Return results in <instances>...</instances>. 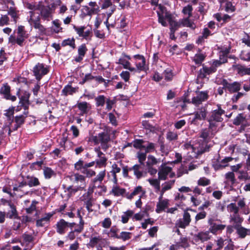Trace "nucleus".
I'll use <instances>...</instances> for the list:
<instances>
[{"instance_id": "47", "label": "nucleus", "mask_w": 250, "mask_h": 250, "mask_svg": "<svg viewBox=\"0 0 250 250\" xmlns=\"http://www.w3.org/2000/svg\"><path fill=\"white\" fill-rule=\"evenodd\" d=\"M175 183V180H172L165 182L162 185V192H165L166 191L170 189Z\"/></svg>"}, {"instance_id": "12", "label": "nucleus", "mask_w": 250, "mask_h": 250, "mask_svg": "<svg viewBox=\"0 0 250 250\" xmlns=\"http://www.w3.org/2000/svg\"><path fill=\"white\" fill-rule=\"evenodd\" d=\"M146 190L141 186L135 187L131 193H125V197L128 199H132L134 196L138 195L140 198L145 196Z\"/></svg>"}, {"instance_id": "3", "label": "nucleus", "mask_w": 250, "mask_h": 250, "mask_svg": "<svg viewBox=\"0 0 250 250\" xmlns=\"http://www.w3.org/2000/svg\"><path fill=\"white\" fill-rule=\"evenodd\" d=\"M224 116H225V111L221 108L220 106H218V108L212 112L209 119L210 128L213 129V127L216 126L217 122H222L224 120Z\"/></svg>"}, {"instance_id": "39", "label": "nucleus", "mask_w": 250, "mask_h": 250, "mask_svg": "<svg viewBox=\"0 0 250 250\" xmlns=\"http://www.w3.org/2000/svg\"><path fill=\"white\" fill-rule=\"evenodd\" d=\"M229 52V51L228 49H226L225 50L220 51V60H222V62L221 61L214 60L213 62H227V57Z\"/></svg>"}, {"instance_id": "31", "label": "nucleus", "mask_w": 250, "mask_h": 250, "mask_svg": "<svg viewBox=\"0 0 250 250\" xmlns=\"http://www.w3.org/2000/svg\"><path fill=\"white\" fill-rule=\"evenodd\" d=\"M98 159L95 160V163L97 167L100 168L105 167L107 164V158L105 157L104 153L103 155L98 156Z\"/></svg>"}, {"instance_id": "52", "label": "nucleus", "mask_w": 250, "mask_h": 250, "mask_svg": "<svg viewBox=\"0 0 250 250\" xmlns=\"http://www.w3.org/2000/svg\"><path fill=\"white\" fill-rule=\"evenodd\" d=\"M159 162V161L154 156L149 155L147 157L146 167H152L154 165H157Z\"/></svg>"}, {"instance_id": "19", "label": "nucleus", "mask_w": 250, "mask_h": 250, "mask_svg": "<svg viewBox=\"0 0 250 250\" xmlns=\"http://www.w3.org/2000/svg\"><path fill=\"white\" fill-rule=\"evenodd\" d=\"M56 226L57 232L60 234H63L68 227V223L62 219L57 223Z\"/></svg>"}, {"instance_id": "27", "label": "nucleus", "mask_w": 250, "mask_h": 250, "mask_svg": "<svg viewBox=\"0 0 250 250\" xmlns=\"http://www.w3.org/2000/svg\"><path fill=\"white\" fill-rule=\"evenodd\" d=\"M27 183L26 182H21L18 186H15L13 188V190L17 192H21L22 194H19V196H22L23 194H28L29 191L25 190L24 188L26 187Z\"/></svg>"}, {"instance_id": "15", "label": "nucleus", "mask_w": 250, "mask_h": 250, "mask_svg": "<svg viewBox=\"0 0 250 250\" xmlns=\"http://www.w3.org/2000/svg\"><path fill=\"white\" fill-rule=\"evenodd\" d=\"M220 63H212L210 66H204L200 70V75L203 77H205L207 75H209L216 71L218 66L217 64Z\"/></svg>"}, {"instance_id": "62", "label": "nucleus", "mask_w": 250, "mask_h": 250, "mask_svg": "<svg viewBox=\"0 0 250 250\" xmlns=\"http://www.w3.org/2000/svg\"><path fill=\"white\" fill-rule=\"evenodd\" d=\"M166 137L169 141H175L178 139V134L176 132L169 131L167 133Z\"/></svg>"}, {"instance_id": "58", "label": "nucleus", "mask_w": 250, "mask_h": 250, "mask_svg": "<svg viewBox=\"0 0 250 250\" xmlns=\"http://www.w3.org/2000/svg\"><path fill=\"white\" fill-rule=\"evenodd\" d=\"M193 7L192 5L188 4L186 6L184 7L182 10V13L184 15H188V18H190L192 15Z\"/></svg>"}, {"instance_id": "37", "label": "nucleus", "mask_w": 250, "mask_h": 250, "mask_svg": "<svg viewBox=\"0 0 250 250\" xmlns=\"http://www.w3.org/2000/svg\"><path fill=\"white\" fill-rule=\"evenodd\" d=\"M10 92V87L7 83H4L0 89V94L3 96L4 98H9Z\"/></svg>"}, {"instance_id": "17", "label": "nucleus", "mask_w": 250, "mask_h": 250, "mask_svg": "<svg viewBox=\"0 0 250 250\" xmlns=\"http://www.w3.org/2000/svg\"><path fill=\"white\" fill-rule=\"evenodd\" d=\"M223 85L230 92H237L241 88V84L236 82L231 83H229L226 80H224L223 82Z\"/></svg>"}, {"instance_id": "34", "label": "nucleus", "mask_w": 250, "mask_h": 250, "mask_svg": "<svg viewBox=\"0 0 250 250\" xmlns=\"http://www.w3.org/2000/svg\"><path fill=\"white\" fill-rule=\"evenodd\" d=\"M110 193L113 194L115 196H122L125 194V189L115 185L113 186Z\"/></svg>"}, {"instance_id": "38", "label": "nucleus", "mask_w": 250, "mask_h": 250, "mask_svg": "<svg viewBox=\"0 0 250 250\" xmlns=\"http://www.w3.org/2000/svg\"><path fill=\"white\" fill-rule=\"evenodd\" d=\"M77 91V88L73 87L70 85H67L64 86L62 92L64 95L67 96L68 95H73L74 93H76Z\"/></svg>"}, {"instance_id": "55", "label": "nucleus", "mask_w": 250, "mask_h": 250, "mask_svg": "<svg viewBox=\"0 0 250 250\" xmlns=\"http://www.w3.org/2000/svg\"><path fill=\"white\" fill-rule=\"evenodd\" d=\"M62 46H65L69 45L73 48H75V39L72 38V39L68 38L64 40L62 42Z\"/></svg>"}, {"instance_id": "63", "label": "nucleus", "mask_w": 250, "mask_h": 250, "mask_svg": "<svg viewBox=\"0 0 250 250\" xmlns=\"http://www.w3.org/2000/svg\"><path fill=\"white\" fill-rule=\"evenodd\" d=\"M245 120V118L243 116L242 114H239L238 116L234 119L233 123L234 125H238L242 124Z\"/></svg>"}, {"instance_id": "32", "label": "nucleus", "mask_w": 250, "mask_h": 250, "mask_svg": "<svg viewBox=\"0 0 250 250\" xmlns=\"http://www.w3.org/2000/svg\"><path fill=\"white\" fill-rule=\"evenodd\" d=\"M90 6V11L91 15L99 14L101 11L100 7L95 1H90L88 3Z\"/></svg>"}, {"instance_id": "11", "label": "nucleus", "mask_w": 250, "mask_h": 250, "mask_svg": "<svg viewBox=\"0 0 250 250\" xmlns=\"http://www.w3.org/2000/svg\"><path fill=\"white\" fill-rule=\"evenodd\" d=\"M208 92L200 91L196 93V96L193 97L191 103L196 106L201 104L203 102L206 101L208 99Z\"/></svg>"}, {"instance_id": "44", "label": "nucleus", "mask_w": 250, "mask_h": 250, "mask_svg": "<svg viewBox=\"0 0 250 250\" xmlns=\"http://www.w3.org/2000/svg\"><path fill=\"white\" fill-rule=\"evenodd\" d=\"M98 3L101 9H105L109 7H111V9L114 5H112L111 0H101Z\"/></svg>"}, {"instance_id": "51", "label": "nucleus", "mask_w": 250, "mask_h": 250, "mask_svg": "<svg viewBox=\"0 0 250 250\" xmlns=\"http://www.w3.org/2000/svg\"><path fill=\"white\" fill-rule=\"evenodd\" d=\"M87 16H92L90 11V7L87 5H83L81 9V17L84 18Z\"/></svg>"}, {"instance_id": "8", "label": "nucleus", "mask_w": 250, "mask_h": 250, "mask_svg": "<svg viewBox=\"0 0 250 250\" xmlns=\"http://www.w3.org/2000/svg\"><path fill=\"white\" fill-rule=\"evenodd\" d=\"M158 178L159 180H166L168 177L172 178L175 176V173L172 171L171 167L163 165L158 171Z\"/></svg>"}, {"instance_id": "45", "label": "nucleus", "mask_w": 250, "mask_h": 250, "mask_svg": "<svg viewBox=\"0 0 250 250\" xmlns=\"http://www.w3.org/2000/svg\"><path fill=\"white\" fill-rule=\"evenodd\" d=\"M227 182L231 185H233L236 182L235 175L233 172H228L225 174Z\"/></svg>"}, {"instance_id": "10", "label": "nucleus", "mask_w": 250, "mask_h": 250, "mask_svg": "<svg viewBox=\"0 0 250 250\" xmlns=\"http://www.w3.org/2000/svg\"><path fill=\"white\" fill-rule=\"evenodd\" d=\"M209 231H200L192 235V241L194 243H203L210 239Z\"/></svg>"}, {"instance_id": "48", "label": "nucleus", "mask_w": 250, "mask_h": 250, "mask_svg": "<svg viewBox=\"0 0 250 250\" xmlns=\"http://www.w3.org/2000/svg\"><path fill=\"white\" fill-rule=\"evenodd\" d=\"M237 177L240 181H247L250 180V176L249 175L247 171L244 170L239 171Z\"/></svg>"}, {"instance_id": "29", "label": "nucleus", "mask_w": 250, "mask_h": 250, "mask_svg": "<svg viewBox=\"0 0 250 250\" xmlns=\"http://www.w3.org/2000/svg\"><path fill=\"white\" fill-rule=\"evenodd\" d=\"M8 205L10 210L5 213L6 217L10 219H16V218L18 217V216L15 206L9 202H8Z\"/></svg>"}, {"instance_id": "22", "label": "nucleus", "mask_w": 250, "mask_h": 250, "mask_svg": "<svg viewBox=\"0 0 250 250\" xmlns=\"http://www.w3.org/2000/svg\"><path fill=\"white\" fill-rule=\"evenodd\" d=\"M105 176V170L101 171L97 176L92 180L93 185L94 188L99 187V184L101 183Z\"/></svg>"}, {"instance_id": "40", "label": "nucleus", "mask_w": 250, "mask_h": 250, "mask_svg": "<svg viewBox=\"0 0 250 250\" xmlns=\"http://www.w3.org/2000/svg\"><path fill=\"white\" fill-rule=\"evenodd\" d=\"M147 153L142 151V150H140L136 153V157L138 158L139 162L140 165H144V162L146 160Z\"/></svg>"}, {"instance_id": "59", "label": "nucleus", "mask_w": 250, "mask_h": 250, "mask_svg": "<svg viewBox=\"0 0 250 250\" xmlns=\"http://www.w3.org/2000/svg\"><path fill=\"white\" fill-rule=\"evenodd\" d=\"M156 145L153 143L147 142V145H145L144 149L147 153L152 152L155 150Z\"/></svg>"}, {"instance_id": "13", "label": "nucleus", "mask_w": 250, "mask_h": 250, "mask_svg": "<svg viewBox=\"0 0 250 250\" xmlns=\"http://www.w3.org/2000/svg\"><path fill=\"white\" fill-rule=\"evenodd\" d=\"M191 221L190 215L188 212H184L182 218L178 219L176 222V226L182 229L188 226Z\"/></svg>"}, {"instance_id": "57", "label": "nucleus", "mask_w": 250, "mask_h": 250, "mask_svg": "<svg viewBox=\"0 0 250 250\" xmlns=\"http://www.w3.org/2000/svg\"><path fill=\"white\" fill-rule=\"evenodd\" d=\"M228 211L233 214L238 213L239 212L238 207L235 203H231L227 206Z\"/></svg>"}, {"instance_id": "61", "label": "nucleus", "mask_w": 250, "mask_h": 250, "mask_svg": "<svg viewBox=\"0 0 250 250\" xmlns=\"http://www.w3.org/2000/svg\"><path fill=\"white\" fill-rule=\"evenodd\" d=\"M145 143V141L141 139H137L135 140L134 141L133 143V146L137 149H139L140 150H142L143 149H144L145 145H144V143Z\"/></svg>"}, {"instance_id": "54", "label": "nucleus", "mask_w": 250, "mask_h": 250, "mask_svg": "<svg viewBox=\"0 0 250 250\" xmlns=\"http://www.w3.org/2000/svg\"><path fill=\"white\" fill-rule=\"evenodd\" d=\"M133 213L134 212L131 210H128L124 212L122 215V222L124 224L127 223L129 218L133 215Z\"/></svg>"}, {"instance_id": "36", "label": "nucleus", "mask_w": 250, "mask_h": 250, "mask_svg": "<svg viewBox=\"0 0 250 250\" xmlns=\"http://www.w3.org/2000/svg\"><path fill=\"white\" fill-rule=\"evenodd\" d=\"M8 14L10 15L13 19V21L16 23L18 19L19 18L18 15L19 11L16 10V8L13 6H11L8 8Z\"/></svg>"}, {"instance_id": "46", "label": "nucleus", "mask_w": 250, "mask_h": 250, "mask_svg": "<svg viewBox=\"0 0 250 250\" xmlns=\"http://www.w3.org/2000/svg\"><path fill=\"white\" fill-rule=\"evenodd\" d=\"M206 57L205 53L201 52L200 49H198V52L195 54L193 61L195 62H203Z\"/></svg>"}, {"instance_id": "18", "label": "nucleus", "mask_w": 250, "mask_h": 250, "mask_svg": "<svg viewBox=\"0 0 250 250\" xmlns=\"http://www.w3.org/2000/svg\"><path fill=\"white\" fill-rule=\"evenodd\" d=\"M83 209L81 208L80 209H78L77 211V215L80 218V222L79 224H76L75 225L73 230L77 233L81 232L83 229V225H84V221L83 220V213L82 212L83 211Z\"/></svg>"}, {"instance_id": "9", "label": "nucleus", "mask_w": 250, "mask_h": 250, "mask_svg": "<svg viewBox=\"0 0 250 250\" xmlns=\"http://www.w3.org/2000/svg\"><path fill=\"white\" fill-rule=\"evenodd\" d=\"M49 67L43 63H38L33 68V73L37 80L40 81L43 76L47 74Z\"/></svg>"}, {"instance_id": "30", "label": "nucleus", "mask_w": 250, "mask_h": 250, "mask_svg": "<svg viewBox=\"0 0 250 250\" xmlns=\"http://www.w3.org/2000/svg\"><path fill=\"white\" fill-rule=\"evenodd\" d=\"M18 37L22 40V43L25 39L28 38L26 31L25 30L24 26L20 25L17 29Z\"/></svg>"}, {"instance_id": "6", "label": "nucleus", "mask_w": 250, "mask_h": 250, "mask_svg": "<svg viewBox=\"0 0 250 250\" xmlns=\"http://www.w3.org/2000/svg\"><path fill=\"white\" fill-rule=\"evenodd\" d=\"M73 184L78 185L80 188H85L86 187L85 177L78 173H71L66 176Z\"/></svg>"}, {"instance_id": "53", "label": "nucleus", "mask_w": 250, "mask_h": 250, "mask_svg": "<svg viewBox=\"0 0 250 250\" xmlns=\"http://www.w3.org/2000/svg\"><path fill=\"white\" fill-rule=\"evenodd\" d=\"M28 180L27 183V185H28L30 187H36L40 185V182L38 179L36 177H27Z\"/></svg>"}, {"instance_id": "43", "label": "nucleus", "mask_w": 250, "mask_h": 250, "mask_svg": "<svg viewBox=\"0 0 250 250\" xmlns=\"http://www.w3.org/2000/svg\"><path fill=\"white\" fill-rule=\"evenodd\" d=\"M159 179H148L147 181L155 189L156 192L160 190V183Z\"/></svg>"}, {"instance_id": "49", "label": "nucleus", "mask_w": 250, "mask_h": 250, "mask_svg": "<svg viewBox=\"0 0 250 250\" xmlns=\"http://www.w3.org/2000/svg\"><path fill=\"white\" fill-rule=\"evenodd\" d=\"M52 23L55 27L52 29L53 31L55 33L62 32V28L61 26L60 21L58 19H56L52 21Z\"/></svg>"}, {"instance_id": "2", "label": "nucleus", "mask_w": 250, "mask_h": 250, "mask_svg": "<svg viewBox=\"0 0 250 250\" xmlns=\"http://www.w3.org/2000/svg\"><path fill=\"white\" fill-rule=\"evenodd\" d=\"M90 140L93 142L95 145L100 144L102 148L104 150L109 147L108 143L110 141V137L107 132L99 133L97 135L91 137Z\"/></svg>"}, {"instance_id": "5", "label": "nucleus", "mask_w": 250, "mask_h": 250, "mask_svg": "<svg viewBox=\"0 0 250 250\" xmlns=\"http://www.w3.org/2000/svg\"><path fill=\"white\" fill-rule=\"evenodd\" d=\"M30 18L28 22L30 23L31 25H33L34 28L38 29L41 34H44L46 31L45 28L41 23V19L40 15L37 16L34 18L35 12L30 11L29 12Z\"/></svg>"}, {"instance_id": "56", "label": "nucleus", "mask_w": 250, "mask_h": 250, "mask_svg": "<svg viewBox=\"0 0 250 250\" xmlns=\"http://www.w3.org/2000/svg\"><path fill=\"white\" fill-rule=\"evenodd\" d=\"M9 42L14 44L15 43H17L19 45L21 46H23V43L22 42V40L20 39V38H16L15 36L13 35H11L9 38Z\"/></svg>"}, {"instance_id": "23", "label": "nucleus", "mask_w": 250, "mask_h": 250, "mask_svg": "<svg viewBox=\"0 0 250 250\" xmlns=\"http://www.w3.org/2000/svg\"><path fill=\"white\" fill-rule=\"evenodd\" d=\"M103 244V239L100 236H94L91 237L90 239L89 243L88 244L89 246L90 247L93 248L95 247H101L102 245Z\"/></svg>"}, {"instance_id": "14", "label": "nucleus", "mask_w": 250, "mask_h": 250, "mask_svg": "<svg viewBox=\"0 0 250 250\" xmlns=\"http://www.w3.org/2000/svg\"><path fill=\"white\" fill-rule=\"evenodd\" d=\"M121 167L116 163L112 164L111 166V170L108 174V176L111 178L112 181L115 184L117 183V173H120L121 171Z\"/></svg>"}, {"instance_id": "35", "label": "nucleus", "mask_w": 250, "mask_h": 250, "mask_svg": "<svg viewBox=\"0 0 250 250\" xmlns=\"http://www.w3.org/2000/svg\"><path fill=\"white\" fill-rule=\"evenodd\" d=\"M235 69L240 75H250V67L247 68L241 65H236Z\"/></svg>"}, {"instance_id": "16", "label": "nucleus", "mask_w": 250, "mask_h": 250, "mask_svg": "<svg viewBox=\"0 0 250 250\" xmlns=\"http://www.w3.org/2000/svg\"><path fill=\"white\" fill-rule=\"evenodd\" d=\"M54 215L53 212H49L45 213L44 216L36 220V226L38 227H42L48 224L50 222L51 218Z\"/></svg>"}, {"instance_id": "50", "label": "nucleus", "mask_w": 250, "mask_h": 250, "mask_svg": "<svg viewBox=\"0 0 250 250\" xmlns=\"http://www.w3.org/2000/svg\"><path fill=\"white\" fill-rule=\"evenodd\" d=\"M43 174L46 179H50L56 175L55 172L51 168L45 167L43 169Z\"/></svg>"}, {"instance_id": "28", "label": "nucleus", "mask_w": 250, "mask_h": 250, "mask_svg": "<svg viewBox=\"0 0 250 250\" xmlns=\"http://www.w3.org/2000/svg\"><path fill=\"white\" fill-rule=\"evenodd\" d=\"M168 205L169 200L167 199L158 202L156 205V212L158 213L161 212L168 207Z\"/></svg>"}, {"instance_id": "25", "label": "nucleus", "mask_w": 250, "mask_h": 250, "mask_svg": "<svg viewBox=\"0 0 250 250\" xmlns=\"http://www.w3.org/2000/svg\"><path fill=\"white\" fill-rule=\"evenodd\" d=\"M141 165H135L130 167V170H133L134 175L137 179L144 176L145 173L141 170Z\"/></svg>"}, {"instance_id": "20", "label": "nucleus", "mask_w": 250, "mask_h": 250, "mask_svg": "<svg viewBox=\"0 0 250 250\" xmlns=\"http://www.w3.org/2000/svg\"><path fill=\"white\" fill-rule=\"evenodd\" d=\"M211 221V219L208 220V224L210 225L208 231L214 234H217L218 232L222 231L226 228L225 225L212 223Z\"/></svg>"}, {"instance_id": "4", "label": "nucleus", "mask_w": 250, "mask_h": 250, "mask_svg": "<svg viewBox=\"0 0 250 250\" xmlns=\"http://www.w3.org/2000/svg\"><path fill=\"white\" fill-rule=\"evenodd\" d=\"M184 148L188 151V153L191 157H196L205 151L203 145H201L199 142L193 144L187 143L184 145Z\"/></svg>"}, {"instance_id": "21", "label": "nucleus", "mask_w": 250, "mask_h": 250, "mask_svg": "<svg viewBox=\"0 0 250 250\" xmlns=\"http://www.w3.org/2000/svg\"><path fill=\"white\" fill-rule=\"evenodd\" d=\"M207 116V111L205 107H201L194 113V117L192 119V122H195L196 120H204Z\"/></svg>"}, {"instance_id": "1", "label": "nucleus", "mask_w": 250, "mask_h": 250, "mask_svg": "<svg viewBox=\"0 0 250 250\" xmlns=\"http://www.w3.org/2000/svg\"><path fill=\"white\" fill-rule=\"evenodd\" d=\"M26 115L27 113L24 112V115L16 116L14 121V119H12V121L8 125L4 127L3 129L8 130V135H10L12 132L17 130L18 128L20 127L23 124Z\"/></svg>"}, {"instance_id": "64", "label": "nucleus", "mask_w": 250, "mask_h": 250, "mask_svg": "<svg viewBox=\"0 0 250 250\" xmlns=\"http://www.w3.org/2000/svg\"><path fill=\"white\" fill-rule=\"evenodd\" d=\"M96 105L97 106H103L105 104V97L104 95H100L95 98Z\"/></svg>"}, {"instance_id": "26", "label": "nucleus", "mask_w": 250, "mask_h": 250, "mask_svg": "<svg viewBox=\"0 0 250 250\" xmlns=\"http://www.w3.org/2000/svg\"><path fill=\"white\" fill-rule=\"evenodd\" d=\"M130 63H125V67L129 69L130 71H146L148 69L147 63H136V68L131 67L129 66Z\"/></svg>"}, {"instance_id": "7", "label": "nucleus", "mask_w": 250, "mask_h": 250, "mask_svg": "<svg viewBox=\"0 0 250 250\" xmlns=\"http://www.w3.org/2000/svg\"><path fill=\"white\" fill-rule=\"evenodd\" d=\"M38 10L40 12L41 18L44 21H50L52 18V9L49 5H44L40 2L37 4Z\"/></svg>"}, {"instance_id": "24", "label": "nucleus", "mask_w": 250, "mask_h": 250, "mask_svg": "<svg viewBox=\"0 0 250 250\" xmlns=\"http://www.w3.org/2000/svg\"><path fill=\"white\" fill-rule=\"evenodd\" d=\"M243 221V218L240 217L238 213L236 214H233L230 215V221L233 224L235 228L239 227Z\"/></svg>"}, {"instance_id": "42", "label": "nucleus", "mask_w": 250, "mask_h": 250, "mask_svg": "<svg viewBox=\"0 0 250 250\" xmlns=\"http://www.w3.org/2000/svg\"><path fill=\"white\" fill-rule=\"evenodd\" d=\"M84 202V204L85 206V208L88 212H91L93 211L92 209V207L94 205L95 199L93 197L91 198L88 200H86L83 201Z\"/></svg>"}, {"instance_id": "60", "label": "nucleus", "mask_w": 250, "mask_h": 250, "mask_svg": "<svg viewBox=\"0 0 250 250\" xmlns=\"http://www.w3.org/2000/svg\"><path fill=\"white\" fill-rule=\"evenodd\" d=\"M14 113V109L13 107L9 108L8 109L5 111L4 115L7 117L9 124L12 121V120L13 119Z\"/></svg>"}, {"instance_id": "41", "label": "nucleus", "mask_w": 250, "mask_h": 250, "mask_svg": "<svg viewBox=\"0 0 250 250\" xmlns=\"http://www.w3.org/2000/svg\"><path fill=\"white\" fill-rule=\"evenodd\" d=\"M95 188H94L92 186H90L88 188L87 192H86L85 193H84L82 195V196L81 197L82 201H83L86 200H88L91 198H92L93 197L92 193H93V192L94 191V189Z\"/></svg>"}, {"instance_id": "33", "label": "nucleus", "mask_w": 250, "mask_h": 250, "mask_svg": "<svg viewBox=\"0 0 250 250\" xmlns=\"http://www.w3.org/2000/svg\"><path fill=\"white\" fill-rule=\"evenodd\" d=\"M188 243L187 238L183 237L180 239V241L177 243L175 245H173L170 247V250L172 249H179L180 247L183 248H186L188 247Z\"/></svg>"}]
</instances>
